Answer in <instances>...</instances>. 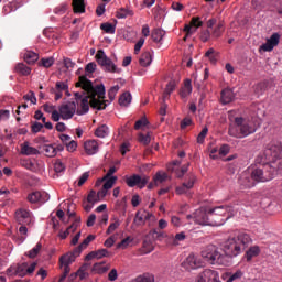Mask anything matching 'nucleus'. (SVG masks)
<instances>
[{"label":"nucleus","mask_w":282,"mask_h":282,"mask_svg":"<svg viewBox=\"0 0 282 282\" xmlns=\"http://www.w3.org/2000/svg\"><path fill=\"white\" fill-rule=\"evenodd\" d=\"M187 219H193L194 224H198L199 226H218L223 224V220L213 221L210 209H206V207L197 209L193 215H187Z\"/></svg>","instance_id":"7"},{"label":"nucleus","mask_w":282,"mask_h":282,"mask_svg":"<svg viewBox=\"0 0 282 282\" xmlns=\"http://www.w3.org/2000/svg\"><path fill=\"white\" fill-rule=\"evenodd\" d=\"M228 119L230 122L228 135L231 138H248V135L257 133V122L254 119L235 117V110L228 112Z\"/></svg>","instance_id":"4"},{"label":"nucleus","mask_w":282,"mask_h":282,"mask_svg":"<svg viewBox=\"0 0 282 282\" xmlns=\"http://www.w3.org/2000/svg\"><path fill=\"white\" fill-rule=\"evenodd\" d=\"M43 107L46 113L52 115L53 122H58L61 120V113L58 112V110H56V106L52 104H45Z\"/></svg>","instance_id":"24"},{"label":"nucleus","mask_w":282,"mask_h":282,"mask_svg":"<svg viewBox=\"0 0 282 282\" xmlns=\"http://www.w3.org/2000/svg\"><path fill=\"white\" fill-rule=\"evenodd\" d=\"M189 24H192L193 28H202L204 25V22L202 21V18L199 17H194L192 18Z\"/></svg>","instance_id":"53"},{"label":"nucleus","mask_w":282,"mask_h":282,"mask_svg":"<svg viewBox=\"0 0 282 282\" xmlns=\"http://www.w3.org/2000/svg\"><path fill=\"white\" fill-rule=\"evenodd\" d=\"M175 82L172 80L166 85L165 91L163 94V98L164 100H166V98H169L171 96V94H173V91H175Z\"/></svg>","instance_id":"46"},{"label":"nucleus","mask_w":282,"mask_h":282,"mask_svg":"<svg viewBox=\"0 0 282 282\" xmlns=\"http://www.w3.org/2000/svg\"><path fill=\"white\" fill-rule=\"evenodd\" d=\"M209 215H210L212 221H223L217 226H224V224H226L228 219L237 215V212L232 206L223 205V206H218L213 209H209Z\"/></svg>","instance_id":"6"},{"label":"nucleus","mask_w":282,"mask_h":282,"mask_svg":"<svg viewBox=\"0 0 282 282\" xmlns=\"http://www.w3.org/2000/svg\"><path fill=\"white\" fill-rule=\"evenodd\" d=\"M195 182H197V176L193 173L188 174L185 182L175 188L176 195H191V189L194 188Z\"/></svg>","instance_id":"10"},{"label":"nucleus","mask_w":282,"mask_h":282,"mask_svg":"<svg viewBox=\"0 0 282 282\" xmlns=\"http://www.w3.org/2000/svg\"><path fill=\"white\" fill-rule=\"evenodd\" d=\"M40 64L42 65V67H52V65H54V59L53 57H47V58H42Z\"/></svg>","instance_id":"56"},{"label":"nucleus","mask_w":282,"mask_h":282,"mask_svg":"<svg viewBox=\"0 0 282 282\" xmlns=\"http://www.w3.org/2000/svg\"><path fill=\"white\" fill-rule=\"evenodd\" d=\"M169 175L165 172H156V174L153 177V182L155 184H162L166 182Z\"/></svg>","instance_id":"44"},{"label":"nucleus","mask_w":282,"mask_h":282,"mask_svg":"<svg viewBox=\"0 0 282 282\" xmlns=\"http://www.w3.org/2000/svg\"><path fill=\"white\" fill-rule=\"evenodd\" d=\"M73 10L75 14L85 13V0H73Z\"/></svg>","instance_id":"35"},{"label":"nucleus","mask_w":282,"mask_h":282,"mask_svg":"<svg viewBox=\"0 0 282 282\" xmlns=\"http://www.w3.org/2000/svg\"><path fill=\"white\" fill-rule=\"evenodd\" d=\"M55 89H57L59 91H68L69 86H67V83H65V82H57L55 85Z\"/></svg>","instance_id":"60"},{"label":"nucleus","mask_w":282,"mask_h":282,"mask_svg":"<svg viewBox=\"0 0 282 282\" xmlns=\"http://www.w3.org/2000/svg\"><path fill=\"white\" fill-rule=\"evenodd\" d=\"M150 177L147 175L140 176L139 174H133L131 176H126V184L129 188H144L149 184Z\"/></svg>","instance_id":"12"},{"label":"nucleus","mask_w":282,"mask_h":282,"mask_svg":"<svg viewBox=\"0 0 282 282\" xmlns=\"http://www.w3.org/2000/svg\"><path fill=\"white\" fill-rule=\"evenodd\" d=\"M15 72H17V74H20L21 76H30V74H32V68L28 67L23 63H19L15 66Z\"/></svg>","instance_id":"36"},{"label":"nucleus","mask_w":282,"mask_h":282,"mask_svg":"<svg viewBox=\"0 0 282 282\" xmlns=\"http://www.w3.org/2000/svg\"><path fill=\"white\" fill-rule=\"evenodd\" d=\"M15 221L21 226H32L34 224V215L29 209L20 208L15 212Z\"/></svg>","instance_id":"13"},{"label":"nucleus","mask_w":282,"mask_h":282,"mask_svg":"<svg viewBox=\"0 0 282 282\" xmlns=\"http://www.w3.org/2000/svg\"><path fill=\"white\" fill-rule=\"evenodd\" d=\"M61 151H63L62 145L46 144L43 147V152L45 153L46 158H56Z\"/></svg>","instance_id":"21"},{"label":"nucleus","mask_w":282,"mask_h":282,"mask_svg":"<svg viewBox=\"0 0 282 282\" xmlns=\"http://www.w3.org/2000/svg\"><path fill=\"white\" fill-rule=\"evenodd\" d=\"M118 91H120V86L119 85H115L112 86L109 90H108V97L109 100H104L105 102H108V105H110L111 102H113V100H116V96L118 94Z\"/></svg>","instance_id":"37"},{"label":"nucleus","mask_w":282,"mask_h":282,"mask_svg":"<svg viewBox=\"0 0 282 282\" xmlns=\"http://www.w3.org/2000/svg\"><path fill=\"white\" fill-rule=\"evenodd\" d=\"M196 282H221V281L219 280V272L212 269H205L203 272H200L197 275Z\"/></svg>","instance_id":"14"},{"label":"nucleus","mask_w":282,"mask_h":282,"mask_svg":"<svg viewBox=\"0 0 282 282\" xmlns=\"http://www.w3.org/2000/svg\"><path fill=\"white\" fill-rule=\"evenodd\" d=\"M78 226H80V220H75L66 230H59V239H67L68 235H72V232H76Z\"/></svg>","instance_id":"23"},{"label":"nucleus","mask_w":282,"mask_h":282,"mask_svg":"<svg viewBox=\"0 0 282 282\" xmlns=\"http://www.w3.org/2000/svg\"><path fill=\"white\" fill-rule=\"evenodd\" d=\"M243 276V271L237 270L235 273L232 272H227L221 275L223 281L226 282H234V281H239Z\"/></svg>","instance_id":"25"},{"label":"nucleus","mask_w":282,"mask_h":282,"mask_svg":"<svg viewBox=\"0 0 282 282\" xmlns=\"http://www.w3.org/2000/svg\"><path fill=\"white\" fill-rule=\"evenodd\" d=\"M145 41L147 40L144 37L139 39V41L134 45V54H139L140 53V51L142 50Z\"/></svg>","instance_id":"59"},{"label":"nucleus","mask_w":282,"mask_h":282,"mask_svg":"<svg viewBox=\"0 0 282 282\" xmlns=\"http://www.w3.org/2000/svg\"><path fill=\"white\" fill-rule=\"evenodd\" d=\"M132 97L130 93H123L119 98V105L121 107H129L131 105Z\"/></svg>","instance_id":"40"},{"label":"nucleus","mask_w":282,"mask_h":282,"mask_svg":"<svg viewBox=\"0 0 282 282\" xmlns=\"http://www.w3.org/2000/svg\"><path fill=\"white\" fill-rule=\"evenodd\" d=\"M21 154L22 155H39V149L32 147L30 142L25 141L21 144Z\"/></svg>","instance_id":"26"},{"label":"nucleus","mask_w":282,"mask_h":282,"mask_svg":"<svg viewBox=\"0 0 282 282\" xmlns=\"http://www.w3.org/2000/svg\"><path fill=\"white\" fill-rule=\"evenodd\" d=\"M67 151H69V153H74V151H76L78 149V142L70 140L67 145H66Z\"/></svg>","instance_id":"58"},{"label":"nucleus","mask_w":282,"mask_h":282,"mask_svg":"<svg viewBox=\"0 0 282 282\" xmlns=\"http://www.w3.org/2000/svg\"><path fill=\"white\" fill-rule=\"evenodd\" d=\"M96 61L105 72H110V74H120V68L113 64V61L107 56L105 51L99 50L97 52Z\"/></svg>","instance_id":"8"},{"label":"nucleus","mask_w":282,"mask_h":282,"mask_svg":"<svg viewBox=\"0 0 282 282\" xmlns=\"http://www.w3.org/2000/svg\"><path fill=\"white\" fill-rule=\"evenodd\" d=\"M164 36H166V31L162 29H154L151 32V39L154 43H159V45H162L164 43Z\"/></svg>","instance_id":"22"},{"label":"nucleus","mask_w":282,"mask_h":282,"mask_svg":"<svg viewBox=\"0 0 282 282\" xmlns=\"http://www.w3.org/2000/svg\"><path fill=\"white\" fill-rule=\"evenodd\" d=\"M259 254H261V248H259V246H252L247 250L246 259L247 261H252V259L259 257Z\"/></svg>","instance_id":"32"},{"label":"nucleus","mask_w":282,"mask_h":282,"mask_svg":"<svg viewBox=\"0 0 282 282\" xmlns=\"http://www.w3.org/2000/svg\"><path fill=\"white\" fill-rule=\"evenodd\" d=\"M127 17H133V10L121 8L117 11V19H127Z\"/></svg>","instance_id":"43"},{"label":"nucleus","mask_w":282,"mask_h":282,"mask_svg":"<svg viewBox=\"0 0 282 282\" xmlns=\"http://www.w3.org/2000/svg\"><path fill=\"white\" fill-rule=\"evenodd\" d=\"M95 239H96L95 235L87 236V238L80 243L82 248L85 250V248H87V246H89V242L94 241Z\"/></svg>","instance_id":"63"},{"label":"nucleus","mask_w":282,"mask_h":282,"mask_svg":"<svg viewBox=\"0 0 282 282\" xmlns=\"http://www.w3.org/2000/svg\"><path fill=\"white\" fill-rule=\"evenodd\" d=\"M206 30L200 32V41L203 43H208L210 39H220V36L226 32V25L223 21H218L217 18H212L206 22Z\"/></svg>","instance_id":"5"},{"label":"nucleus","mask_w":282,"mask_h":282,"mask_svg":"<svg viewBox=\"0 0 282 282\" xmlns=\"http://www.w3.org/2000/svg\"><path fill=\"white\" fill-rule=\"evenodd\" d=\"M252 243V237L249 234L239 231L235 235L229 236L221 243V251L217 246L209 245L202 251V257L210 265H230V259L239 257L248 245Z\"/></svg>","instance_id":"1"},{"label":"nucleus","mask_w":282,"mask_h":282,"mask_svg":"<svg viewBox=\"0 0 282 282\" xmlns=\"http://www.w3.org/2000/svg\"><path fill=\"white\" fill-rule=\"evenodd\" d=\"M191 94H193V85L191 84V79H186L184 86L181 88L180 96L181 98H188Z\"/></svg>","instance_id":"31"},{"label":"nucleus","mask_w":282,"mask_h":282,"mask_svg":"<svg viewBox=\"0 0 282 282\" xmlns=\"http://www.w3.org/2000/svg\"><path fill=\"white\" fill-rule=\"evenodd\" d=\"M235 100V93L230 88H226L221 91L223 105H230Z\"/></svg>","instance_id":"28"},{"label":"nucleus","mask_w":282,"mask_h":282,"mask_svg":"<svg viewBox=\"0 0 282 282\" xmlns=\"http://www.w3.org/2000/svg\"><path fill=\"white\" fill-rule=\"evenodd\" d=\"M219 148L217 147H210L209 148V158H212V160H219Z\"/></svg>","instance_id":"54"},{"label":"nucleus","mask_w":282,"mask_h":282,"mask_svg":"<svg viewBox=\"0 0 282 282\" xmlns=\"http://www.w3.org/2000/svg\"><path fill=\"white\" fill-rule=\"evenodd\" d=\"M100 29L106 32V34H116V25L107 22L101 23Z\"/></svg>","instance_id":"45"},{"label":"nucleus","mask_w":282,"mask_h":282,"mask_svg":"<svg viewBox=\"0 0 282 282\" xmlns=\"http://www.w3.org/2000/svg\"><path fill=\"white\" fill-rule=\"evenodd\" d=\"M99 149L98 141L96 140H88L84 143V151L87 155H96Z\"/></svg>","instance_id":"20"},{"label":"nucleus","mask_w":282,"mask_h":282,"mask_svg":"<svg viewBox=\"0 0 282 282\" xmlns=\"http://www.w3.org/2000/svg\"><path fill=\"white\" fill-rule=\"evenodd\" d=\"M150 235L152 236L153 239L160 241L161 239H165V237L169 238V236H166V234H164V231H160L158 229H153L152 231H150Z\"/></svg>","instance_id":"47"},{"label":"nucleus","mask_w":282,"mask_h":282,"mask_svg":"<svg viewBox=\"0 0 282 282\" xmlns=\"http://www.w3.org/2000/svg\"><path fill=\"white\" fill-rule=\"evenodd\" d=\"M76 87H82L83 91H76L74 94L75 100L79 108L77 109V116H85L89 113V105L93 109H107L109 106L108 101H105V85L94 86L91 80L85 76H80L76 83Z\"/></svg>","instance_id":"3"},{"label":"nucleus","mask_w":282,"mask_h":282,"mask_svg":"<svg viewBox=\"0 0 282 282\" xmlns=\"http://www.w3.org/2000/svg\"><path fill=\"white\" fill-rule=\"evenodd\" d=\"M206 135H208V127L203 128L200 133L197 135L198 144H204V140H206Z\"/></svg>","instance_id":"51"},{"label":"nucleus","mask_w":282,"mask_h":282,"mask_svg":"<svg viewBox=\"0 0 282 282\" xmlns=\"http://www.w3.org/2000/svg\"><path fill=\"white\" fill-rule=\"evenodd\" d=\"M59 113V120H72L74 116L77 113L76 109V102L74 101H68L64 105H62L58 109Z\"/></svg>","instance_id":"11"},{"label":"nucleus","mask_w":282,"mask_h":282,"mask_svg":"<svg viewBox=\"0 0 282 282\" xmlns=\"http://www.w3.org/2000/svg\"><path fill=\"white\" fill-rule=\"evenodd\" d=\"M96 192L95 191H90V193L88 194L87 197V202L88 204H96V202H98V198H96Z\"/></svg>","instance_id":"64"},{"label":"nucleus","mask_w":282,"mask_h":282,"mask_svg":"<svg viewBox=\"0 0 282 282\" xmlns=\"http://www.w3.org/2000/svg\"><path fill=\"white\" fill-rule=\"evenodd\" d=\"M184 32H186V36H193V34L197 32V28L193 26L192 24H185Z\"/></svg>","instance_id":"55"},{"label":"nucleus","mask_w":282,"mask_h":282,"mask_svg":"<svg viewBox=\"0 0 282 282\" xmlns=\"http://www.w3.org/2000/svg\"><path fill=\"white\" fill-rule=\"evenodd\" d=\"M139 63L141 67H149V65L153 63V53H151L150 51L142 53Z\"/></svg>","instance_id":"30"},{"label":"nucleus","mask_w":282,"mask_h":282,"mask_svg":"<svg viewBox=\"0 0 282 282\" xmlns=\"http://www.w3.org/2000/svg\"><path fill=\"white\" fill-rule=\"evenodd\" d=\"M36 262H32L31 264L28 262H23L18 264V276H30L34 274V270H36Z\"/></svg>","instance_id":"17"},{"label":"nucleus","mask_w":282,"mask_h":282,"mask_svg":"<svg viewBox=\"0 0 282 282\" xmlns=\"http://www.w3.org/2000/svg\"><path fill=\"white\" fill-rule=\"evenodd\" d=\"M54 171L55 173H65V164H63L62 160H56L54 162Z\"/></svg>","instance_id":"49"},{"label":"nucleus","mask_w":282,"mask_h":282,"mask_svg":"<svg viewBox=\"0 0 282 282\" xmlns=\"http://www.w3.org/2000/svg\"><path fill=\"white\" fill-rule=\"evenodd\" d=\"M155 250V247L153 246V242L151 241H144L143 242V252L144 254H150V252H153Z\"/></svg>","instance_id":"50"},{"label":"nucleus","mask_w":282,"mask_h":282,"mask_svg":"<svg viewBox=\"0 0 282 282\" xmlns=\"http://www.w3.org/2000/svg\"><path fill=\"white\" fill-rule=\"evenodd\" d=\"M139 142L141 144H144L145 147L151 144V134L150 133H147V134L140 133L139 134Z\"/></svg>","instance_id":"48"},{"label":"nucleus","mask_w":282,"mask_h":282,"mask_svg":"<svg viewBox=\"0 0 282 282\" xmlns=\"http://www.w3.org/2000/svg\"><path fill=\"white\" fill-rule=\"evenodd\" d=\"M130 282H155V275L153 273H143Z\"/></svg>","instance_id":"34"},{"label":"nucleus","mask_w":282,"mask_h":282,"mask_svg":"<svg viewBox=\"0 0 282 282\" xmlns=\"http://www.w3.org/2000/svg\"><path fill=\"white\" fill-rule=\"evenodd\" d=\"M76 261V256L74 253H65L59 258V268L61 270H66V272H72V263Z\"/></svg>","instance_id":"18"},{"label":"nucleus","mask_w":282,"mask_h":282,"mask_svg":"<svg viewBox=\"0 0 282 282\" xmlns=\"http://www.w3.org/2000/svg\"><path fill=\"white\" fill-rule=\"evenodd\" d=\"M95 135L97 138H107V135H109V127H107V124L98 127L95 131Z\"/></svg>","instance_id":"39"},{"label":"nucleus","mask_w":282,"mask_h":282,"mask_svg":"<svg viewBox=\"0 0 282 282\" xmlns=\"http://www.w3.org/2000/svg\"><path fill=\"white\" fill-rule=\"evenodd\" d=\"M24 100H29L31 105H36V96L34 95V91H30L24 96Z\"/></svg>","instance_id":"62"},{"label":"nucleus","mask_w":282,"mask_h":282,"mask_svg":"<svg viewBox=\"0 0 282 282\" xmlns=\"http://www.w3.org/2000/svg\"><path fill=\"white\" fill-rule=\"evenodd\" d=\"M101 182H105L102 187L106 191H111V188H113V185L116 184V182H118V176H111L106 180L101 178Z\"/></svg>","instance_id":"38"},{"label":"nucleus","mask_w":282,"mask_h":282,"mask_svg":"<svg viewBox=\"0 0 282 282\" xmlns=\"http://www.w3.org/2000/svg\"><path fill=\"white\" fill-rule=\"evenodd\" d=\"M186 239V234L184 231L176 234L175 236H170L166 239L167 246H180V241Z\"/></svg>","instance_id":"27"},{"label":"nucleus","mask_w":282,"mask_h":282,"mask_svg":"<svg viewBox=\"0 0 282 282\" xmlns=\"http://www.w3.org/2000/svg\"><path fill=\"white\" fill-rule=\"evenodd\" d=\"M43 248V245L41 242H37L35 247H33L28 253L26 257L29 259H36L39 257V252H41V249Z\"/></svg>","instance_id":"41"},{"label":"nucleus","mask_w":282,"mask_h":282,"mask_svg":"<svg viewBox=\"0 0 282 282\" xmlns=\"http://www.w3.org/2000/svg\"><path fill=\"white\" fill-rule=\"evenodd\" d=\"M147 124H149V120L147 119V117H142L140 120L135 122L134 129L138 131L142 129V127H147Z\"/></svg>","instance_id":"52"},{"label":"nucleus","mask_w":282,"mask_h":282,"mask_svg":"<svg viewBox=\"0 0 282 282\" xmlns=\"http://www.w3.org/2000/svg\"><path fill=\"white\" fill-rule=\"evenodd\" d=\"M181 267L184 268L186 272H193V270H199V268H204V261H202V258L195 256V253H191L181 263Z\"/></svg>","instance_id":"9"},{"label":"nucleus","mask_w":282,"mask_h":282,"mask_svg":"<svg viewBox=\"0 0 282 282\" xmlns=\"http://www.w3.org/2000/svg\"><path fill=\"white\" fill-rule=\"evenodd\" d=\"M8 276H19V269L17 265H11L7 269Z\"/></svg>","instance_id":"57"},{"label":"nucleus","mask_w":282,"mask_h":282,"mask_svg":"<svg viewBox=\"0 0 282 282\" xmlns=\"http://www.w3.org/2000/svg\"><path fill=\"white\" fill-rule=\"evenodd\" d=\"M281 41V35L279 33H273L264 44L259 48L260 52H272L279 45Z\"/></svg>","instance_id":"15"},{"label":"nucleus","mask_w":282,"mask_h":282,"mask_svg":"<svg viewBox=\"0 0 282 282\" xmlns=\"http://www.w3.org/2000/svg\"><path fill=\"white\" fill-rule=\"evenodd\" d=\"M22 54L23 59L28 65H34V63L39 61V55L34 51H24Z\"/></svg>","instance_id":"29"},{"label":"nucleus","mask_w":282,"mask_h":282,"mask_svg":"<svg viewBox=\"0 0 282 282\" xmlns=\"http://www.w3.org/2000/svg\"><path fill=\"white\" fill-rule=\"evenodd\" d=\"M264 160L251 171V178L242 174L239 184L243 188H252L259 182H270L274 180L276 173H282V144H270L264 150Z\"/></svg>","instance_id":"2"},{"label":"nucleus","mask_w":282,"mask_h":282,"mask_svg":"<svg viewBox=\"0 0 282 282\" xmlns=\"http://www.w3.org/2000/svg\"><path fill=\"white\" fill-rule=\"evenodd\" d=\"M151 217H153V214L149 213L148 210L137 212L134 224L135 226H144L147 220L151 219Z\"/></svg>","instance_id":"19"},{"label":"nucleus","mask_w":282,"mask_h":282,"mask_svg":"<svg viewBox=\"0 0 282 282\" xmlns=\"http://www.w3.org/2000/svg\"><path fill=\"white\" fill-rule=\"evenodd\" d=\"M109 268V264L105 262H97L93 265V272H96V274H105V272H108Z\"/></svg>","instance_id":"33"},{"label":"nucleus","mask_w":282,"mask_h":282,"mask_svg":"<svg viewBox=\"0 0 282 282\" xmlns=\"http://www.w3.org/2000/svg\"><path fill=\"white\" fill-rule=\"evenodd\" d=\"M28 202L30 204H45L50 202V194L46 192H33L28 195Z\"/></svg>","instance_id":"16"},{"label":"nucleus","mask_w":282,"mask_h":282,"mask_svg":"<svg viewBox=\"0 0 282 282\" xmlns=\"http://www.w3.org/2000/svg\"><path fill=\"white\" fill-rule=\"evenodd\" d=\"M120 228V219L113 218L112 223L109 225L108 229L106 230V235H111L112 232H116Z\"/></svg>","instance_id":"42"},{"label":"nucleus","mask_w":282,"mask_h":282,"mask_svg":"<svg viewBox=\"0 0 282 282\" xmlns=\"http://www.w3.org/2000/svg\"><path fill=\"white\" fill-rule=\"evenodd\" d=\"M87 180H89V172H84L78 178L77 186H83Z\"/></svg>","instance_id":"61"}]
</instances>
